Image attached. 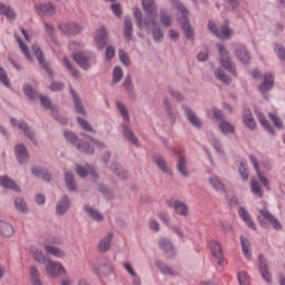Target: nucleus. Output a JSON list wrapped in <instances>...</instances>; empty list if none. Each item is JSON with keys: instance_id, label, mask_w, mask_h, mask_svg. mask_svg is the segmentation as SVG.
Instances as JSON below:
<instances>
[{"instance_id": "f257e3e1", "label": "nucleus", "mask_w": 285, "mask_h": 285, "mask_svg": "<svg viewBox=\"0 0 285 285\" xmlns=\"http://www.w3.org/2000/svg\"><path fill=\"white\" fill-rule=\"evenodd\" d=\"M142 9L146 12V18L144 20L146 30L153 28V39L156 43L164 40V31L157 26V7L155 6V0H142Z\"/></svg>"}, {"instance_id": "f03ea898", "label": "nucleus", "mask_w": 285, "mask_h": 285, "mask_svg": "<svg viewBox=\"0 0 285 285\" xmlns=\"http://www.w3.org/2000/svg\"><path fill=\"white\" fill-rule=\"evenodd\" d=\"M249 161L253 164L254 170H256L257 178H252L250 179V191L253 195L262 199L264 197V188L266 190H271V181L268 180L267 177H265L264 171L259 169V161H257V157L254 155H249Z\"/></svg>"}, {"instance_id": "7ed1b4c3", "label": "nucleus", "mask_w": 285, "mask_h": 285, "mask_svg": "<svg viewBox=\"0 0 285 285\" xmlns=\"http://www.w3.org/2000/svg\"><path fill=\"white\" fill-rule=\"evenodd\" d=\"M170 3H173L176 10L180 11V14L178 16V22L184 31V35L187 39H194L195 30H193V26H190V20L188 19V9H186L184 3H181L179 0H170Z\"/></svg>"}, {"instance_id": "20e7f679", "label": "nucleus", "mask_w": 285, "mask_h": 285, "mask_svg": "<svg viewBox=\"0 0 285 285\" xmlns=\"http://www.w3.org/2000/svg\"><path fill=\"white\" fill-rule=\"evenodd\" d=\"M63 136L65 139L69 141V144H71L72 146H76L77 150H79L80 153H85V155H92V153H95V147L83 140H79L75 132L65 131Z\"/></svg>"}, {"instance_id": "39448f33", "label": "nucleus", "mask_w": 285, "mask_h": 285, "mask_svg": "<svg viewBox=\"0 0 285 285\" xmlns=\"http://www.w3.org/2000/svg\"><path fill=\"white\" fill-rule=\"evenodd\" d=\"M63 136L65 139L69 141V144H71L72 146H76L77 150H79L80 153H85V155H92V153H95V147L83 140H79L75 132L65 131Z\"/></svg>"}, {"instance_id": "423d86ee", "label": "nucleus", "mask_w": 285, "mask_h": 285, "mask_svg": "<svg viewBox=\"0 0 285 285\" xmlns=\"http://www.w3.org/2000/svg\"><path fill=\"white\" fill-rule=\"evenodd\" d=\"M217 48L220 55V66L230 72V75L237 77V68H235V65H233V60L230 59V55L228 53L226 47L223 43H218Z\"/></svg>"}, {"instance_id": "0eeeda50", "label": "nucleus", "mask_w": 285, "mask_h": 285, "mask_svg": "<svg viewBox=\"0 0 285 285\" xmlns=\"http://www.w3.org/2000/svg\"><path fill=\"white\" fill-rule=\"evenodd\" d=\"M32 52L35 57L38 59L39 65L43 70H46L47 75H49L50 79H55V75L52 72V67H50V63L46 61V57L43 56V51L41 50V47L39 45L35 43L31 46Z\"/></svg>"}, {"instance_id": "6e6552de", "label": "nucleus", "mask_w": 285, "mask_h": 285, "mask_svg": "<svg viewBox=\"0 0 285 285\" xmlns=\"http://www.w3.org/2000/svg\"><path fill=\"white\" fill-rule=\"evenodd\" d=\"M168 208H173L176 213V215H179V217H188L190 215V210L188 208V205L181 200L177 199H168L167 200Z\"/></svg>"}, {"instance_id": "1a4fd4ad", "label": "nucleus", "mask_w": 285, "mask_h": 285, "mask_svg": "<svg viewBox=\"0 0 285 285\" xmlns=\"http://www.w3.org/2000/svg\"><path fill=\"white\" fill-rule=\"evenodd\" d=\"M46 271L50 277H59L61 273L66 274V268H63L61 263L50 259L46 262Z\"/></svg>"}, {"instance_id": "9d476101", "label": "nucleus", "mask_w": 285, "mask_h": 285, "mask_svg": "<svg viewBox=\"0 0 285 285\" xmlns=\"http://www.w3.org/2000/svg\"><path fill=\"white\" fill-rule=\"evenodd\" d=\"M10 121H11L12 126H17L19 128V130H22L24 137H28V139H30V141H32V144H37V139H35V132L32 131L30 126H28V122H26L23 120L18 122L17 118H11Z\"/></svg>"}, {"instance_id": "9b49d317", "label": "nucleus", "mask_w": 285, "mask_h": 285, "mask_svg": "<svg viewBox=\"0 0 285 285\" xmlns=\"http://www.w3.org/2000/svg\"><path fill=\"white\" fill-rule=\"evenodd\" d=\"M95 42L98 50H104L108 43V29L101 26L96 30Z\"/></svg>"}, {"instance_id": "f8f14e48", "label": "nucleus", "mask_w": 285, "mask_h": 285, "mask_svg": "<svg viewBox=\"0 0 285 285\" xmlns=\"http://www.w3.org/2000/svg\"><path fill=\"white\" fill-rule=\"evenodd\" d=\"M258 271L265 282L267 284H271L273 282V276L271 275V272L268 271V261L265 259L263 254L258 256Z\"/></svg>"}, {"instance_id": "ddd939ff", "label": "nucleus", "mask_w": 285, "mask_h": 285, "mask_svg": "<svg viewBox=\"0 0 285 285\" xmlns=\"http://www.w3.org/2000/svg\"><path fill=\"white\" fill-rule=\"evenodd\" d=\"M209 248L217 265L222 266L224 263V250L222 249V244L217 240H212L209 243Z\"/></svg>"}, {"instance_id": "4468645a", "label": "nucleus", "mask_w": 285, "mask_h": 285, "mask_svg": "<svg viewBox=\"0 0 285 285\" xmlns=\"http://www.w3.org/2000/svg\"><path fill=\"white\" fill-rule=\"evenodd\" d=\"M234 52L238 61H242V63H250V52H248L246 45H235Z\"/></svg>"}, {"instance_id": "2eb2a0df", "label": "nucleus", "mask_w": 285, "mask_h": 285, "mask_svg": "<svg viewBox=\"0 0 285 285\" xmlns=\"http://www.w3.org/2000/svg\"><path fill=\"white\" fill-rule=\"evenodd\" d=\"M72 59L82 68V70H89V68L92 66L90 56L81 51L73 53Z\"/></svg>"}, {"instance_id": "dca6fc26", "label": "nucleus", "mask_w": 285, "mask_h": 285, "mask_svg": "<svg viewBox=\"0 0 285 285\" xmlns=\"http://www.w3.org/2000/svg\"><path fill=\"white\" fill-rule=\"evenodd\" d=\"M189 124H191V126H194V128H202V120L199 119V117H197V114H195V111H193V109H190V107H188L187 105H183L181 106Z\"/></svg>"}, {"instance_id": "f3484780", "label": "nucleus", "mask_w": 285, "mask_h": 285, "mask_svg": "<svg viewBox=\"0 0 285 285\" xmlns=\"http://www.w3.org/2000/svg\"><path fill=\"white\" fill-rule=\"evenodd\" d=\"M59 30L63 35H79L81 32V26L76 22H62L59 24Z\"/></svg>"}, {"instance_id": "a211bd4d", "label": "nucleus", "mask_w": 285, "mask_h": 285, "mask_svg": "<svg viewBox=\"0 0 285 285\" xmlns=\"http://www.w3.org/2000/svg\"><path fill=\"white\" fill-rule=\"evenodd\" d=\"M275 87V76L273 73H265L263 82L259 86V91L263 94L271 92V89Z\"/></svg>"}, {"instance_id": "6ab92c4d", "label": "nucleus", "mask_w": 285, "mask_h": 285, "mask_svg": "<svg viewBox=\"0 0 285 285\" xmlns=\"http://www.w3.org/2000/svg\"><path fill=\"white\" fill-rule=\"evenodd\" d=\"M243 121L245 124V126L249 129V130H256L257 128V121L255 120V117H253V111H250L249 108H245L243 110Z\"/></svg>"}, {"instance_id": "aec40b11", "label": "nucleus", "mask_w": 285, "mask_h": 285, "mask_svg": "<svg viewBox=\"0 0 285 285\" xmlns=\"http://www.w3.org/2000/svg\"><path fill=\"white\" fill-rule=\"evenodd\" d=\"M259 214L262 215V217H264V219H266V222H269L275 230H282V223H279V220L275 216H273V214H271L268 209H259Z\"/></svg>"}, {"instance_id": "412c9836", "label": "nucleus", "mask_w": 285, "mask_h": 285, "mask_svg": "<svg viewBox=\"0 0 285 285\" xmlns=\"http://www.w3.org/2000/svg\"><path fill=\"white\" fill-rule=\"evenodd\" d=\"M16 159L19 164H28V159H30V155L28 154V148L23 145H17L14 147Z\"/></svg>"}, {"instance_id": "4be33fe9", "label": "nucleus", "mask_w": 285, "mask_h": 285, "mask_svg": "<svg viewBox=\"0 0 285 285\" xmlns=\"http://www.w3.org/2000/svg\"><path fill=\"white\" fill-rule=\"evenodd\" d=\"M36 10L41 14H45V17H52L57 12V9L52 2L36 4Z\"/></svg>"}, {"instance_id": "5701e85b", "label": "nucleus", "mask_w": 285, "mask_h": 285, "mask_svg": "<svg viewBox=\"0 0 285 285\" xmlns=\"http://www.w3.org/2000/svg\"><path fill=\"white\" fill-rule=\"evenodd\" d=\"M69 92L72 97L76 112L86 117V108L83 107V102H81V98L79 97V94L77 91H75V89H72V88H70Z\"/></svg>"}, {"instance_id": "b1692460", "label": "nucleus", "mask_w": 285, "mask_h": 285, "mask_svg": "<svg viewBox=\"0 0 285 285\" xmlns=\"http://www.w3.org/2000/svg\"><path fill=\"white\" fill-rule=\"evenodd\" d=\"M70 197L68 195L62 196V198L57 203L56 213L57 215H66L70 209Z\"/></svg>"}, {"instance_id": "393cba45", "label": "nucleus", "mask_w": 285, "mask_h": 285, "mask_svg": "<svg viewBox=\"0 0 285 285\" xmlns=\"http://www.w3.org/2000/svg\"><path fill=\"white\" fill-rule=\"evenodd\" d=\"M159 248L166 253V255H169V257H174L175 255V245H173V240L170 238H160L158 240Z\"/></svg>"}, {"instance_id": "a878e982", "label": "nucleus", "mask_w": 285, "mask_h": 285, "mask_svg": "<svg viewBox=\"0 0 285 285\" xmlns=\"http://www.w3.org/2000/svg\"><path fill=\"white\" fill-rule=\"evenodd\" d=\"M115 235L112 233H108L99 243L98 250L99 253H108L110 247L112 246V238Z\"/></svg>"}, {"instance_id": "bb28decb", "label": "nucleus", "mask_w": 285, "mask_h": 285, "mask_svg": "<svg viewBox=\"0 0 285 285\" xmlns=\"http://www.w3.org/2000/svg\"><path fill=\"white\" fill-rule=\"evenodd\" d=\"M153 159L156 166L159 168V170H163L165 175H173L170 167H168V163H166V159H164L161 155L156 154L154 155Z\"/></svg>"}, {"instance_id": "cd10ccee", "label": "nucleus", "mask_w": 285, "mask_h": 285, "mask_svg": "<svg viewBox=\"0 0 285 285\" xmlns=\"http://www.w3.org/2000/svg\"><path fill=\"white\" fill-rule=\"evenodd\" d=\"M0 186H2V188H8L9 190H14V193H21V187L8 176L0 177Z\"/></svg>"}, {"instance_id": "c85d7f7f", "label": "nucleus", "mask_w": 285, "mask_h": 285, "mask_svg": "<svg viewBox=\"0 0 285 285\" xmlns=\"http://www.w3.org/2000/svg\"><path fill=\"white\" fill-rule=\"evenodd\" d=\"M238 215L245 224H247L248 228H252V230H257V226L255 225V222H253V218L250 217V214H248V210L246 208L240 207L238 209Z\"/></svg>"}, {"instance_id": "c756f323", "label": "nucleus", "mask_w": 285, "mask_h": 285, "mask_svg": "<svg viewBox=\"0 0 285 285\" xmlns=\"http://www.w3.org/2000/svg\"><path fill=\"white\" fill-rule=\"evenodd\" d=\"M156 266L163 275H169V277H176V275H179V273H177L173 267L161 261H156Z\"/></svg>"}, {"instance_id": "7c9ffc66", "label": "nucleus", "mask_w": 285, "mask_h": 285, "mask_svg": "<svg viewBox=\"0 0 285 285\" xmlns=\"http://www.w3.org/2000/svg\"><path fill=\"white\" fill-rule=\"evenodd\" d=\"M29 279L31 285H43V281H41V273H39L37 266L30 267Z\"/></svg>"}, {"instance_id": "2f4dec72", "label": "nucleus", "mask_w": 285, "mask_h": 285, "mask_svg": "<svg viewBox=\"0 0 285 285\" xmlns=\"http://www.w3.org/2000/svg\"><path fill=\"white\" fill-rule=\"evenodd\" d=\"M40 99V104L43 106V108H46L47 110H51V115L53 117V119H57V107L55 105H52V101H50V98H48L47 96L40 95L38 96Z\"/></svg>"}, {"instance_id": "473e14b6", "label": "nucleus", "mask_w": 285, "mask_h": 285, "mask_svg": "<svg viewBox=\"0 0 285 285\" xmlns=\"http://www.w3.org/2000/svg\"><path fill=\"white\" fill-rule=\"evenodd\" d=\"M65 183L70 193H77V184L75 183V174L72 171H65Z\"/></svg>"}, {"instance_id": "72a5a7b5", "label": "nucleus", "mask_w": 285, "mask_h": 285, "mask_svg": "<svg viewBox=\"0 0 285 285\" xmlns=\"http://www.w3.org/2000/svg\"><path fill=\"white\" fill-rule=\"evenodd\" d=\"M46 253L52 255L53 257H58L59 259H63L66 257V252L57 246L45 245Z\"/></svg>"}, {"instance_id": "f704fd0d", "label": "nucleus", "mask_w": 285, "mask_h": 285, "mask_svg": "<svg viewBox=\"0 0 285 285\" xmlns=\"http://www.w3.org/2000/svg\"><path fill=\"white\" fill-rule=\"evenodd\" d=\"M208 181L212 188H214V190H216L217 193H224V190H226V186L224 185L222 179H219V177L212 176L209 177Z\"/></svg>"}, {"instance_id": "c9c22d12", "label": "nucleus", "mask_w": 285, "mask_h": 285, "mask_svg": "<svg viewBox=\"0 0 285 285\" xmlns=\"http://www.w3.org/2000/svg\"><path fill=\"white\" fill-rule=\"evenodd\" d=\"M83 210L95 222H104V214L99 213V210L92 208L90 205H85Z\"/></svg>"}, {"instance_id": "e433bc0d", "label": "nucleus", "mask_w": 285, "mask_h": 285, "mask_svg": "<svg viewBox=\"0 0 285 285\" xmlns=\"http://www.w3.org/2000/svg\"><path fill=\"white\" fill-rule=\"evenodd\" d=\"M77 175L79 177H88V173L89 175H91V177H94V179H97V170H95V168L92 167H88V169L83 166L78 165L76 168Z\"/></svg>"}, {"instance_id": "4c0bfd02", "label": "nucleus", "mask_w": 285, "mask_h": 285, "mask_svg": "<svg viewBox=\"0 0 285 285\" xmlns=\"http://www.w3.org/2000/svg\"><path fill=\"white\" fill-rule=\"evenodd\" d=\"M0 235L2 237H12L14 235V227L7 222L0 220Z\"/></svg>"}, {"instance_id": "58836bf2", "label": "nucleus", "mask_w": 285, "mask_h": 285, "mask_svg": "<svg viewBox=\"0 0 285 285\" xmlns=\"http://www.w3.org/2000/svg\"><path fill=\"white\" fill-rule=\"evenodd\" d=\"M31 173L35 177H40V179H43V181H50V179L52 178V176L50 175V173H48L46 169L43 168H39V167H33L31 168Z\"/></svg>"}, {"instance_id": "ea45409f", "label": "nucleus", "mask_w": 285, "mask_h": 285, "mask_svg": "<svg viewBox=\"0 0 285 285\" xmlns=\"http://www.w3.org/2000/svg\"><path fill=\"white\" fill-rule=\"evenodd\" d=\"M240 246L244 256L247 259H253V253H250V242L248 240V238L240 236Z\"/></svg>"}, {"instance_id": "a19ab883", "label": "nucleus", "mask_w": 285, "mask_h": 285, "mask_svg": "<svg viewBox=\"0 0 285 285\" xmlns=\"http://www.w3.org/2000/svg\"><path fill=\"white\" fill-rule=\"evenodd\" d=\"M124 35L127 41L132 40V20L130 17H125Z\"/></svg>"}, {"instance_id": "79ce46f5", "label": "nucleus", "mask_w": 285, "mask_h": 285, "mask_svg": "<svg viewBox=\"0 0 285 285\" xmlns=\"http://www.w3.org/2000/svg\"><path fill=\"white\" fill-rule=\"evenodd\" d=\"M124 128V135L127 137L128 141L134 144V146H139V140L135 136V132H132V129L128 125H122Z\"/></svg>"}, {"instance_id": "37998d69", "label": "nucleus", "mask_w": 285, "mask_h": 285, "mask_svg": "<svg viewBox=\"0 0 285 285\" xmlns=\"http://www.w3.org/2000/svg\"><path fill=\"white\" fill-rule=\"evenodd\" d=\"M219 130L223 132V135H233L235 134V126L227 120H222L219 122Z\"/></svg>"}, {"instance_id": "c03bdc74", "label": "nucleus", "mask_w": 285, "mask_h": 285, "mask_svg": "<svg viewBox=\"0 0 285 285\" xmlns=\"http://www.w3.org/2000/svg\"><path fill=\"white\" fill-rule=\"evenodd\" d=\"M238 173H239L243 181H248V178L250 177V171L248 170V163L247 161H240L239 163Z\"/></svg>"}, {"instance_id": "a18cd8bd", "label": "nucleus", "mask_w": 285, "mask_h": 285, "mask_svg": "<svg viewBox=\"0 0 285 285\" xmlns=\"http://www.w3.org/2000/svg\"><path fill=\"white\" fill-rule=\"evenodd\" d=\"M62 61L67 70H69V72L73 77V79H79L80 78L79 70L75 68V66H72V62L70 61V59H68V57L65 56Z\"/></svg>"}, {"instance_id": "49530a36", "label": "nucleus", "mask_w": 285, "mask_h": 285, "mask_svg": "<svg viewBox=\"0 0 285 285\" xmlns=\"http://www.w3.org/2000/svg\"><path fill=\"white\" fill-rule=\"evenodd\" d=\"M22 90H23L24 95L31 100L37 99V97H40L37 89H33L30 83H24L22 87Z\"/></svg>"}, {"instance_id": "de8ad7c7", "label": "nucleus", "mask_w": 285, "mask_h": 285, "mask_svg": "<svg viewBox=\"0 0 285 285\" xmlns=\"http://www.w3.org/2000/svg\"><path fill=\"white\" fill-rule=\"evenodd\" d=\"M177 170L183 175V177H188L189 175L186 158L184 156H179L178 158Z\"/></svg>"}, {"instance_id": "09e8293b", "label": "nucleus", "mask_w": 285, "mask_h": 285, "mask_svg": "<svg viewBox=\"0 0 285 285\" xmlns=\"http://www.w3.org/2000/svg\"><path fill=\"white\" fill-rule=\"evenodd\" d=\"M110 170L119 177V179H126L128 177V173H126L124 169H121V165L118 163H112L110 166Z\"/></svg>"}, {"instance_id": "8fccbe9b", "label": "nucleus", "mask_w": 285, "mask_h": 285, "mask_svg": "<svg viewBox=\"0 0 285 285\" xmlns=\"http://www.w3.org/2000/svg\"><path fill=\"white\" fill-rule=\"evenodd\" d=\"M216 37H218V39H230V37H233V29L225 24L218 29Z\"/></svg>"}, {"instance_id": "3c124183", "label": "nucleus", "mask_w": 285, "mask_h": 285, "mask_svg": "<svg viewBox=\"0 0 285 285\" xmlns=\"http://www.w3.org/2000/svg\"><path fill=\"white\" fill-rule=\"evenodd\" d=\"M33 259L38 262L39 264H46L48 261L46 259V255H43V252L39 250L37 247L30 248Z\"/></svg>"}, {"instance_id": "603ef678", "label": "nucleus", "mask_w": 285, "mask_h": 285, "mask_svg": "<svg viewBox=\"0 0 285 285\" xmlns=\"http://www.w3.org/2000/svg\"><path fill=\"white\" fill-rule=\"evenodd\" d=\"M98 273H100V275H106V276L112 275L115 273V268L110 263H102L98 266Z\"/></svg>"}, {"instance_id": "864d4df0", "label": "nucleus", "mask_w": 285, "mask_h": 285, "mask_svg": "<svg viewBox=\"0 0 285 285\" xmlns=\"http://www.w3.org/2000/svg\"><path fill=\"white\" fill-rule=\"evenodd\" d=\"M14 206L19 213H23L24 215L28 214V204L26 203V199H23L22 197L16 198Z\"/></svg>"}, {"instance_id": "5fc2aeb1", "label": "nucleus", "mask_w": 285, "mask_h": 285, "mask_svg": "<svg viewBox=\"0 0 285 285\" xmlns=\"http://www.w3.org/2000/svg\"><path fill=\"white\" fill-rule=\"evenodd\" d=\"M258 121L261 126H263V128H265V130L269 132V135H275V128L271 126V122H268V119H266V117H264L263 115H258Z\"/></svg>"}, {"instance_id": "6e6d98bb", "label": "nucleus", "mask_w": 285, "mask_h": 285, "mask_svg": "<svg viewBox=\"0 0 285 285\" xmlns=\"http://www.w3.org/2000/svg\"><path fill=\"white\" fill-rule=\"evenodd\" d=\"M160 23L165 26V28H170V26H173V19L166 10H160Z\"/></svg>"}, {"instance_id": "4d7b16f0", "label": "nucleus", "mask_w": 285, "mask_h": 285, "mask_svg": "<svg viewBox=\"0 0 285 285\" xmlns=\"http://www.w3.org/2000/svg\"><path fill=\"white\" fill-rule=\"evenodd\" d=\"M215 76L223 83H230L233 81V78H230V76L226 75V72H224V70H222V69H216Z\"/></svg>"}, {"instance_id": "13d9d810", "label": "nucleus", "mask_w": 285, "mask_h": 285, "mask_svg": "<svg viewBox=\"0 0 285 285\" xmlns=\"http://www.w3.org/2000/svg\"><path fill=\"white\" fill-rule=\"evenodd\" d=\"M17 41H18L19 48L23 52L24 57L29 61H32V56L30 55V49L27 47L26 42H23V39L17 38Z\"/></svg>"}, {"instance_id": "bf43d9fd", "label": "nucleus", "mask_w": 285, "mask_h": 285, "mask_svg": "<svg viewBox=\"0 0 285 285\" xmlns=\"http://www.w3.org/2000/svg\"><path fill=\"white\" fill-rule=\"evenodd\" d=\"M122 86H124L126 92H128V95H131V97H132V90H135V86H132V78L130 77V75H127L125 77Z\"/></svg>"}, {"instance_id": "052dcab7", "label": "nucleus", "mask_w": 285, "mask_h": 285, "mask_svg": "<svg viewBox=\"0 0 285 285\" xmlns=\"http://www.w3.org/2000/svg\"><path fill=\"white\" fill-rule=\"evenodd\" d=\"M116 105L121 117L125 119V121H130V115L128 114V109L126 108V105H124L121 101H117Z\"/></svg>"}, {"instance_id": "680f3d73", "label": "nucleus", "mask_w": 285, "mask_h": 285, "mask_svg": "<svg viewBox=\"0 0 285 285\" xmlns=\"http://www.w3.org/2000/svg\"><path fill=\"white\" fill-rule=\"evenodd\" d=\"M239 285H250V276L245 271L237 273Z\"/></svg>"}, {"instance_id": "e2e57ef3", "label": "nucleus", "mask_w": 285, "mask_h": 285, "mask_svg": "<svg viewBox=\"0 0 285 285\" xmlns=\"http://www.w3.org/2000/svg\"><path fill=\"white\" fill-rule=\"evenodd\" d=\"M274 52L277 55L281 61H285V48L284 45H279L277 42L274 43Z\"/></svg>"}, {"instance_id": "0e129e2a", "label": "nucleus", "mask_w": 285, "mask_h": 285, "mask_svg": "<svg viewBox=\"0 0 285 285\" xmlns=\"http://www.w3.org/2000/svg\"><path fill=\"white\" fill-rule=\"evenodd\" d=\"M77 121H78L79 126H81L82 130H86L87 132H95V129L92 128L90 122H88V120H86L81 117H78Z\"/></svg>"}, {"instance_id": "69168bd1", "label": "nucleus", "mask_w": 285, "mask_h": 285, "mask_svg": "<svg viewBox=\"0 0 285 285\" xmlns=\"http://www.w3.org/2000/svg\"><path fill=\"white\" fill-rule=\"evenodd\" d=\"M0 81L6 88H10V78H8V72L3 67H0Z\"/></svg>"}, {"instance_id": "338daca9", "label": "nucleus", "mask_w": 285, "mask_h": 285, "mask_svg": "<svg viewBox=\"0 0 285 285\" xmlns=\"http://www.w3.org/2000/svg\"><path fill=\"white\" fill-rule=\"evenodd\" d=\"M124 79V70L121 67H115L114 68V83H119Z\"/></svg>"}, {"instance_id": "774afa93", "label": "nucleus", "mask_w": 285, "mask_h": 285, "mask_svg": "<svg viewBox=\"0 0 285 285\" xmlns=\"http://www.w3.org/2000/svg\"><path fill=\"white\" fill-rule=\"evenodd\" d=\"M269 118L276 126V128L283 129L284 128V122H282V118L277 116V114H269Z\"/></svg>"}]
</instances>
